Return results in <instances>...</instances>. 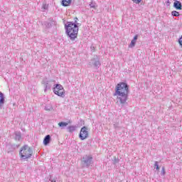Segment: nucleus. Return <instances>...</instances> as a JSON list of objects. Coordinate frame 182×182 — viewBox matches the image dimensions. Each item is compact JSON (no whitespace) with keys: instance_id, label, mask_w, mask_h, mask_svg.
<instances>
[{"instance_id":"nucleus-1","label":"nucleus","mask_w":182,"mask_h":182,"mask_svg":"<svg viewBox=\"0 0 182 182\" xmlns=\"http://www.w3.org/2000/svg\"><path fill=\"white\" fill-rule=\"evenodd\" d=\"M113 96H116L117 104L122 107L127 104L129 100V85L126 82H119L117 85Z\"/></svg>"},{"instance_id":"nucleus-2","label":"nucleus","mask_w":182,"mask_h":182,"mask_svg":"<svg viewBox=\"0 0 182 182\" xmlns=\"http://www.w3.org/2000/svg\"><path fill=\"white\" fill-rule=\"evenodd\" d=\"M75 22L68 21L65 25V29L67 36H68L70 41H75V38H77V33L79 32V23H77V17L74 18Z\"/></svg>"},{"instance_id":"nucleus-3","label":"nucleus","mask_w":182,"mask_h":182,"mask_svg":"<svg viewBox=\"0 0 182 182\" xmlns=\"http://www.w3.org/2000/svg\"><path fill=\"white\" fill-rule=\"evenodd\" d=\"M19 154L21 160H28V159L32 157V149L28 145H24L21 147Z\"/></svg>"},{"instance_id":"nucleus-4","label":"nucleus","mask_w":182,"mask_h":182,"mask_svg":"<svg viewBox=\"0 0 182 182\" xmlns=\"http://www.w3.org/2000/svg\"><path fill=\"white\" fill-rule=\"evenodd\" d=\"M53 92L57 96H59V97H65V88H63V86L60 85V84L54 85Z\"/></svg>"},{"instance_id":"nucleus-5","label":"nucleus","mask_w":182,"mask_h":182,"mask_svg":"<svg viewBox=\"0 0 182 182\" xmlns=\"http://www.w3.org/2000/svg\"><path fill=\"white\" fill-rule=\"evenodd\" d=\"M42 83L44 85V92H48V90H50L53 85H55V82L53 80H48V78H45Z\"/></svg>"},{"instance_id":"nucleus-6","label":"nucleus","mask_w":182,"mask_h":182,"mask_svg":"<svg viewBox=\"0 0 182 182\" xmlns=\"http://www.w3.org/2000/svg\"><path fill=\"white\" fill-rule=\"evenodd\" d=\"M79 137L80 140H86V139L89 137V132H87V128L86 127L81 128Z\"/></svg>"},{"instance_id":"nucleus-7","label":"nucleus","mask_w":182,"mask_h":182,"mask_svg":"<svg viewBox=\"0 0 182 182\" xmlns=\"http://www.w3.org/2000/svg\"><path fill=\"white\" fill-rule=\"evenodd\" d=\"M92 158L90 156H84L82 161L83 167H90L92 164Z\"/></svg>"},{"instance_id":"nucleus-8","label":"nucleus","mask_w":182,"mask_h":182,"mask_svg":"<svg viewBox=\"0 0 182 182\" xmlns=\"http://www.w3.org/2000/svg\"><path fill=\"white\" fill-rule=\"evenodd\" d=\"M92 62L94 64V66L95 68H96V69H99V68H100L102 65L100 63L99 56L97 55H96L94 58L92 59Z\"/></svg>"},{"instance_id":"nucleus-9","label":"nucleus","mask_w":182,"mask_h":182,"mask_svg":"<svg viewBox=\"0 0 182 182\" xmlns=\"http://www.w3.org/2000/svg\"><path fill=\"white\" fill-rule=\"evenodd\" d=\"M5 105V95L2 92H0V109H2L4 107V105Z\"/></svg>"},{"instance_id":"nucleus-10","label":"nucleus","mask_w":182,"mask_h":182,"mask_svg":"<svg viewBox=\"0 0 182 182\" xmlns=\"http://www.w3.org/2000/svg\"><path fill=\"white\" fill-rule=\"evenodd\" d=\"M173 8H175V9H177V11H181L182 9L181 2H180L178 0L175 1L173 3Z\"/></svg>"},{"instance_id":"nucleus-11","label":"nucleus","mask_w":182,"mask_h":182,"mask_svg":"<svg viewBox=\"0 0 182 182\" xmlns=\"http://www.w3.org/2000/svg\"><path fill=\"white\" fill-rule=\"evenodd\" d=\"M137 38H139V36L137 35L134 36V38L132 40L130 44L129 45V48H134V46H136V43L137 42Z\"/></svg>"},{"instance_id":"nucleus-12","label":"nucleus","mask_w":182,"mask_h":182,"mask_svg":"<svg viewBox=\"0 0 182 182\" xmlns=\"http://www.w3.org/2000/svg\"><path fill=\"white\" fill-rule=\"evenodd\" d=\"M50 143V135H46L43 139L44 146H48Z\"/></svg>"},{"instance_id":"nucleus-13","label":"nucleus","mask_w":182,"mask_h":182,"mask_svg":"<svg viewBox=\"0 0 182 182\" xmlns=\"http://www.w3.org/2000/svg\"><path fill=\"white\" fill-rule=\"evenodd\" d=\"M72 4V0H62L61 4L63 6H69Z\"/></svg>"},{"instance_id":"nucleus-14","label":"nucleus","mask_w":182,"mask_h":182,"mask_svg":"<svg viewBox=\"0 0 182 182\" xmlns=\"http://www.w3.org/2000/svg\"><path fill=\"white\" fill-rule=\"evenodd\" d=\"M14 135H15V140H18L19 141V140H21V139L22 137V135H21V132H16L14 133Z\"/></svg>"},{"instance_id":"nucleus-15","label":"nucleus","mask_w":182,"mask_h":182,"mask_svg":"<svg viewBox=\"0 0 182 182\" xmlns=\"http://www.w3.org/2000/svg\"><path fill=\"white\" fill-rule=\"evenodd\" d=\"M90 7L93 9H96V8H97V6L96 5L95 2H93V1H91V2L90 3Z\"/></svg>"},{"instance_id":"nucleus-16","label":"nucleus","mask_w":182,"mask_h":182,"mask_svg":"<svg viewBox=\"0 0 182 182\" xmlns=\"http://www.w3.org/2000/svg\"><path fill=\"white\" fill-rule=\"evenodd\" d=\"M171 15L172 16H180V13L177 11H173Z\"/></svg>"},{"instance_id":"nucleus-17","label":"nucleus","mask_w":182,"mask_h":182,"mask_svg":"<svg viewBox=\"0 0 182 182\" xmlns=\"http://www.w3.org/2000/svg\"><path fill=\"white\" fill-rule=\"evenodd\" d=\"M58 126H59L60 127H66V126H68V122H60V123L58 124Z\"/></svg>"},{"instance_id":"nucleus-18","label":"nucleus","mask_w":182,"mask_h":182,"mask_svg":"<svg viewBox=\"0 0 182 182\" xmlns=\"http://www.w3.org/2000/svg\"><path fill=\"white\" fill-rule=\"evenodd\" d=\"M155 168H156L157 171L160 170V167L159 166V162L155 161L154 163Z\"/></svg>"},{"instance_id":"nucleus-19","label":"nucleus","mask_w":182,"mask_h":182,"mask_svg":"<svg viewBox=\"0 0 182 182\" xmlns=\"http://www.w3.org/2000/svg\"><path fill=\"white\" fill-rule=\"evenodd\" d=\"M161 176H166V169L164 167H162L161 169Z\"/></svg>"},{"instance_id":"nucleus-20","label":"nucleus","mask_w":182,"mask_h":182,"mask_svg":"<svg viewBox=\"0 0 182 182\" xmlns=\"http://www.w3.org/2000/svg\"><path fill=\"white\" fill-rule=\"evenodd\" d=\"M46 28H49L50 26H52V23H49V22H46L45 23Z\"/></svg>"},{"instance_id":"nucleus-21","label":"nucleus","mask_w":182,"mask_h":182,"mask_svg":"<svg viewBox=\"0 0 182 182\" xmlns=\"http://www.w3.org/2000/svg\"><path fill=\"white\" fill-rule=\"evenodd\" d=\"M69 131L70 132H73V131H75V127H69Z\"/></svg>"},{"instance_id":"nucleus-22","label":"nucleus","mask_w":182,"mask_h":182,"mask_svg":"<svg viewBox=\"0 0 182 182\" xmlns=\"http://www.w3.org/2000/svg\"><path fill=\"white\" fill-rule=\"evenodd\" d=\"M42 9L45 10L48 9V6L46 4H43Z\"/></svg>"},{"instance_id":"nucleus-23","label":"nucleus","mask_w":182,"mask_h":182,"mask_svg":"<svg viewBox=\"0 0 182 182\" xmlns=\"http://www.w3.org/2000/svg\"><path fill=\"white\" fill-rule=\"evenodd\" d=\"M133 2H134V4H140V2L141 1V0H132Z\"/></svg>"},{"instance_id":"nucleus-24","label":"nucleus","mask_w":182,"mask_h":182,"mask_svg":"<svg viewBox=\"0 0 182 182\" xmlns=\"http://www.w3.org/2000/svg\"><path fill=\"white\" fill-rule=\"evenodd\" d=\"M51 107L48 108V107H45V110L50 111Z\"/></svg>"},{"instance_id":"nucleus-25","label":"nucleus","mask_w":182,"mask_h":182,"mask_svg":"<svg viewBox=\"0 0 182 182\" xmlns=\"http://www.w3.org/2000/svg\"><path fill=\"white\" fill-rule=\"evenodd\" d=\"M52 24H53V25H56V21H53L52 22Z\"/></svg>"},{"instance_id":"nucleus-26","label":"nucleus","mask_w":182,"mask_h":182,"mask_svg":"<svg viewBox=\"0 0 182 182\" xmlns=\"http://www.w3.org/2000/svg\"><path fill=\"white\" fill-rule=\"evenodd\" d=\"M50 182H56V181H51Z\"/></svg>"},{"instance_id":"nucleus-27","label":"nucleus","mask_w":182,"mask_h":182,"mask_svg":"<svg viewBox=\"0 0 182 182\" xmlns=\"http://www.w3.org/2000/svg\"><path fill=\"white\" fill-rule=\"evenodd\" d=\"M167 2H168V4H170V1H168H168H167Z\"/></svg>"},{"instance_id":"nucleus-28","label":"nucleus","mask_w":182,"mask_h":182,"mask_svg":"<svg viewBox=\"0 0 182 182\" xmlns=\"http://www.w3.org/2000/svg\"><path fill=\"white\" fill-rule=\"evenodd\" d=\"M174 1V2L176 1H177V0H173Z\"/></svg>"}]
</instances>
